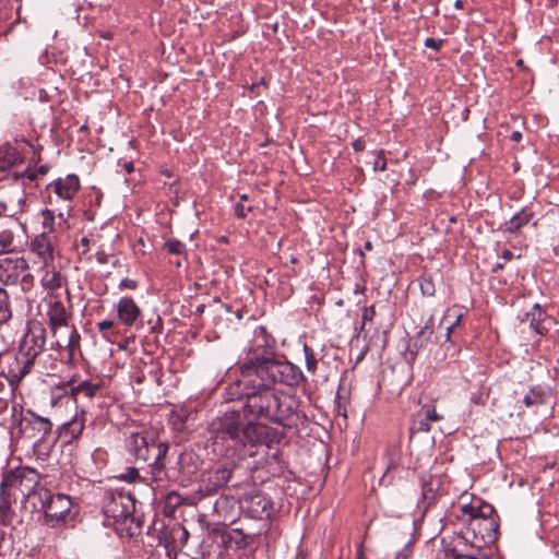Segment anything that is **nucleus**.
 <instances>
[{
  "instance_id": "obj_1",
  "label": "nucleus",
  "mask_w": 559,
  "mask_h": 559,
  "mask_svg": "<svg viewBox=\"0 0 559 559\" xmlns=\"http://www.w3.org/2000/svg\"><path fill=\"white\" fill-rule=\"evenodd\" d=\"M238 371L239 376L228 385L226 394L229 400L245 401L242 411L246 417L288 428L298 425L299 403L294 396L276 392L261 382L257 373L247 372L241 367Z\"/></svg>"
},
{
  "instance_id": "obj_2",
  "label": "nucleus",
  "mask_w": 559,
  "mask_h": 559,
  "mask_svg": "<svg viewBox=\"0 0 559 559\" xmlns=\"http://www.w3.org/2000/svg\"><path fill=\"white\" fill-rule=\"evenodd\" d=\"M452 514L466 525L465 539L476 549L485 548L499 537V515L495 508L481 499L453 507Z\"/></svg>"
},
{
  "instance_id": "obj_3",
  "label": "nucleus",
  "mask_w": 559,
  "mask_h": 559,
  "mask_svg": "<svg viewBox=\"0 0 559 559\" xmlns=\"http://www.w3.org/2000/svg\"><path fill=\"white\" fill-rule=\"evenodd\" d=\"M43 304L55 346L58 349H66L69 358H73L74 352L80 346L81 336L75 325L71 323L72 311L66 307L57 294H47Z\"/></svg>"
},
{
  "instance_id": "obj_4",
  "label": "nucleus",
  "mask_w": 559,
  "mask_h": 559,
  "mask_svg": "<svg viewBox=\"0 0 559 559\" xmlns=\"http://www.w3.org/2000/svg\"><path fill=\"white\" fill-rule=\"evenodd\" d=\"M263 353L265 355L259 356L255 354L253 358L241 364L239 367L247 372L251 371L252 373H257L258 379L261 382L269 384V386H272L275 383L287 386H297L304 382V373L296 365L289 361L274 359L273 357L267 356L265 350Z\"/></svg>"
},
{
  "instance_id": "obj_5",
  "label": "nucleus",
  "mask_w": 559,
  "mask_h": 559,
  "mask_svg": "<svg viewBox=\"0 0 559 559\" xmlns=\"http://www.w3.org/2000/svg\"><path fill=\"white\" fill-rule=\"evenodd\" d=\"M216 438H228L238 444H265L269 440L267 428L258 423H241L238 411L226 412L216 428Z\"/></svg>"
},
{
  "instance_id": "obj_6",
  "label": "nucleus",
  "mask_w": 559,
  "mask_h": 559,
  "mask_svg": "<svg viewBox=\"0 0 559 559\" xmlns=\"http://www.w3.org/2000/svg\"><path fill=\"white\" fill-rule=\"evenodd\" d=\"M128 452L138 461L148 462L152 467V478L155 481L163 480L165 475L164 459L169 450V445L163 442H155L142 432H133L126 440Z\"/></svg>"
},
{
  "instance_id": "obj_7",
  "label": "nucleus",
  "mask_w": 559,
  "mask_h": 559,
  "mask_svg": "<svg viewBox=\"0 0 559 559\" xmlns=\"http://www.w3.org/2000/svg\"><path fill=\"white\" fill-rule=\"evenodd\" d=\"M52 423L47 417L36 415L27 411L24 416L22 412L16 415V407H12L10 435L12 439H26L29 441L43 442L51 433Z\"/></svg>"
},
{
  "instance_id": "obj_8",
  "label": "nucleus",
  "mask_w": 559,
  "mask_h": 559,
  "mask_svg": "<svg viewBox=\"0 0 559 559\" xmlns=\"http://www.w3.org/2000/svg\"><path fill=\"white\" fill-rule=\"evenodd\" d=\"M392 559H412L416 544L414 522L408 515L390 519L386 522Z\"/></svg>"
},
{
  "instance_id": "obj_9",
  "label": "nucleus",
  "mask_w": 559,
  "mask_h": 559,
  "mask_svg": "<svg viewBox=\"0 0 559 559\" xmlns=\"http://www.w3.org/2000/svg\"><path fill=\"white\" fill-rule=\"evenodd\" d=\"M40 501L44 510V522L52 528L61 527L74 518V514H72L73 501L68 495H51L50 491L44 490V495H40Z\"/></svg>"
},
{
  "instance_id": "obj_10",
  "label": "nucleus",
  "mask_w": 559,
  "mask_h": 559,
  "mask_svg": "<svg viewBox=\"0 0 559 559\" xmlns=\"http://www.w3.org/2000/svg\"><path fill=\"white\" fill-rule=\"evenodd\" d=\"M103 511L107 519L114 520V523L126 525L129 536L134 535V531L131 527L134 522V501L130 495L123 492L108 495L105 499Z\"/></svg>"
},
{
  "instance_id": "obj_11",
  "label": "nucleus",
  "mask_w": 559,
  "mask_h": 559,
  "mask_svg": "<svg viewBox=\"0 0 559 559\" xmlns=\"http://www.w3.org/2000/svg\"><path fill=\"white\" fill-rule=\"evenodd\" d=\"M39 479L40 476L34 468L21 467L7 473L0 486L10 492H15V496L20 493L27 498L34 492Z\"/></svg>"
},
{
  "instance_id": "obj_12",
  "label": "nucleus",
  "mask_w": 559,
  "mask_h": 559,
  "mask_svg": "<svg viewBox=\"0 0 559 559\" xmlns=\"http://www.w3.org/2000/svg\"><path fill=\"white\" fill-rule=\"evenodd\" d=\"M29 265L25 258H2L0 259V282L5 285H15L22 282L33 285L34 277L28 272Z\"/></svg>"
},
{
  "instance_id": "obj_13",
  "label": "nucleus",
  "mask_w": 559,
  "mask_h": 559,
  "mask_svg": "<svg viewBox=\"0 0 559 559\" xmlns=\"http://www.w3.org/2000/svg\"><path fill=\"white\" fill-rule=\"evenodd\" d=\"M56 237L50 233H40L29 242L28 254L32 261L48 267L55 261Z\"/></svg>"
},
{
  "instance_id": "obj_14",
  "label": "nucleus",
  "mask_w": 559,
  "mask_h": 559,
  "mask_svg": "<svg viewBox=\"0 0 559 559\" xmlns=\"http://www.w3.org/2000/svg\"><path fill=\"white\" fill-rule=\"evenodd\" d=\"M46 345V329L41 323L35 322L28 325L27 332L19 345V352L36 361Z\"/></svg>"
},
{
  "instance_id": "obj_15",
  "label": "nucleus",
  "mask_w": 559,
  "mask_h": 559,
  "mask_svg": "<svg viewBox=\"0 0 559 559\" xmlns=\"http://www.w3.org/2000/svg\"><path fill=\"white\" fill-rule=\"evenodd\" d=\"M240 507L248 516L255 520L269 519L273 512L271 499L255 490L242 497Z\"/></svg>"
},
{
  "instance_id": "obj_16",
  "label": "nucleus",
  "mask_w": 559,
  "mask_h": 559,
  "mask_svg": "<svg viewBox=\"0 0 559 559\" xmlns=\"http://www.w3.org/2000/svg\"><path fill=\"white\" fill-rule=\"evenodd\" d=\"M9 355H12L13 360L8 365V368L4 371L5 380L14 390L32 371L35 361L19 350L14 354L10 353Z\"/></svg>"
},
{
  "instance_id": "obj_17",
  "label": "nucleus",
  "mask_w": 559,
  "mask_h": 559,
  "mask_svg": "<svg viewBox=\"0 0 559 559\" xmlns=\"http://www.w3.org/2000/svg\"><path fill=\"white\" fill-rule=\"evenodd\" d=\"M235 468L234 462H225L209 471L203 476L204 490L210 493L227 485Z\"/></svg>"
},
{
  "instance_id": "obj_18",
  "label": "nucleus",
  "mask_w": 559,
  "mask_h": 559,
  "mask_svg": "<svg viewBox=\"0 0 559 559\" xmlns=\"http://www.w3.org/2000/svg\"><path fill=\"white\" fill-rule=\"evenodd\" d=\"M116 308L119 321L126 326L134 325L142 314L141 308L131 297L121 298Z\"/></svg>"
},
{
  "instance_id": "obj_19",
  "label": "nucleus",
  "mask_w": 559,
  "mask_h": 559,
  "mask_svg": "<svg viewBox=\"0 0 559 559\" xmlns=\"http://www.w3.org/2000/svg\"><path fill=\"white\" fill-rule=\"evenodd\" d=\"M80 189V180L76 175H68L53 182L55 193L62 200L70 201Z\"/></svg>"
},
{
  "instance_id": "obj_20",
  "label": "nucleus",
  "mask_w": 559,
  "mask_h": 559,
  "mask_svg": "<svg viewBox=\"0 0 559 559\" xmlns=\"http://www.w3.org/2000/svg\"><path fill=\"white\" fill-rule=\"evenodd\" d=\"M17 225L0 218V254L9 253L17 247L15 237Z\"/></svg>"
},
{
  "instance_id": "obj_21",
  "label": "nucleus",
  "mask_w": 559,
  "mask_h": 559,
  "mask_svg": "<svg viewBox=\"0 0 559 559\" xmlns=\"http://www.w3.org/2000/svg\"><path fill=\"white\" fill-rule=\"evenodd\" d=\"M547 318V314L542 309L539 304H535L531 311L525 313V319L523 321H527L530 328L538 335L544 336L548 333L549 329L545 326L544 322Z\"/></svg>"
},
{
  "instance_id": "obj_22",
  "label": "nucleus",
  "mask_w": 559,
  "mask_h": 559,
  "mask_svg": "<svg viewBox=\"0 0 559 559\" xmlns=\"http://www.w3.org/2000/svg\"><path fill=\"white\" fill-rule=\"evenodd\" d=\"M70 384V394L75 401L79 403L83 400H92L100 389L98 383H93L91 381L84 380L79 384H74L72 381Z\"/></svg>"
},
{
  "instance_id": "obj_23",
  "label": "nucleus",
  "mask_w": 559,
  "mask_h": 559,
  "mask_svg": "<svg viewBox=\"0 0 559 559\" xmlns=\"http://www.w3.org/2000/svg\"><path fill=\"white\" fill-rule=\"evenodd\" d=\"M466 311L462 306L453 305L450 307L442 320L441 324H447L445 326V340L450 341L451 334L455 331V329L461 324V321L463 317L465 316Z\"/></svg>"
},
{
  "instance_id": "obj_24",
  "label": "nucleus",
  "mask_w": 559,
  "mask_h": 559,
  "mask_svg": "<svg viewBox=\"0 0 559 559\" xmlns=\"http://www.w3.org/2000/svg\"><path fill=\"white\" fill-rule=\"evenodd\" d=\"M435 330V319L433 314H429L425 321L424 326H421L412 337L413 346L416 348V352L426 347L428 343L431 341Z\"/></svg>"
},
{
  "instance_id": "obj_25",
  "label": "nucleus",
  "mask_w": 559,
  "mask_h": 559,
  "mask_svg": "<svg viewBox=\"0 0 559 559\" xmlns=\"http://www.w3.org/2000/svg\"><path fill=\"white\" fill-rule=\"evenodd\" d=\"M534 217L533 211L523 207L520 212L514 214L507 223L506 231L510 234L520 233L521 228L526 226Z\"/></svg>"
},
{
  "instance_id": "obj_26",
  "label": "nucleus",
  "mask_w": 559,
  "mask_h": 559,
  "mask_svg": "<svg viewBox=\"0 0 559 559\" xmlns=\"http://www.w3.org/2000/svg\"><path fill=\"white\" fill-rule=\"evenodd\" d=\"M64 282L66 278L55 269H47L40 278V285L44 289L48 290V294H55L56 290L63 286Z\"/></svg>"
},
{
  "instance_id": "obj_27",
  "label": "nucleus",
  "mask_w": 559,
  "mask_h": 559,
  "mask_svg": "<svg viewBox=\"0 0 559 559\" xmlns=\"http://www.w3.org/2000/svg\"><path fill=\"white\" fill-rule=\"evenodd\" d=\"M22 162L23 158L16 148L10 145L0 146V170H9Z\"/></svg>"
},
{
  "instance_id": "obj_28",
  "label": "nucleus",
  "mask_w": 559,
  "mask_h": 559,
  "mask_svg": "<svg viewBox=\"0 0 559 559\" xmlns=\"http://www.w3.org/2000/svg\"><path fill=\"white\" fill-rule=\"evenodd\" d=\"M84 426L85 419L83 413L81 415H75L73 419L62 425L61 435L64 438H69L68 442H71L81 436Z\"/></svg>"
},
{
  "instance_id": "obj_29",
  "label": "nucleus",
  "mask_w": 559,
  "mask_h": 559,
  "mask_svg": "<svg viewBox=\"0 0 559 559\" xmlns=\"http://www.w3.org/2000/svg\"><path fill=\"white\" fill-rule=\"evenodd\" d=\"M386 454L390 456V461L386 464V476L392 474L391 479H393L395 476L400 480L406 479L409 475V471L400 464L397 450L392 449Z\"/></svg>"
},
{
  "instance_id": "obj_30",
  "label": "nucleus",
  "mask_w": 559,
  "mask_h": 559,
  "mask_svg": "<svg viewBox=\"0 0 559 559\" xmlns=\"http://www.w3.org/2000/svg\"><path fill=\"white\" fill-rule=\"evenodd\" d=\"M179 472L186 476H191L197 471L195 455L191 452H183L178 456Z\"/></svg>"
},
{
  "instance_id": "obj_31",
  "label": "nucleus",
  "mask_w": 559,
  "mask_h": 559,
  "mask_svg": "<svg viewBox=\"0 0 559 559\" xmlns=\"http://www.w3.org/2000/svg\"><path fill=\"white\" fill-rule=\"evenodd\" d=\"M545 395L540 386H534L524 395L523 403L526 407L542 405L545 403Z\"/></svg>"
},
{
  "instance_id": "obj_32",
  "label": "nucleus",
  "mask_w": 559,
  "mask_h": 559,
  "mask_svg": "<svg viewBox=\"0 0 559 559\" xmlns=\"http://www.w3.org/2000/svg\"><path fill=\"white\" fill-rule=\"evenodd\" d=\"M9 299L10 297L8 292L0 287V325L7 323L12 317Z\"/></svg>"
},
{
  "instance_id": "obj_33",
  "label": "nucleus",
  "mask_w": 559,
  "mask_h": 559,
  "mask_svg": "<svg viewBox=\"0 0 559 559\" xmlns=\"http://www.w3.org/2000/svg\"><path fill=\"white\" fill-rule=\"evenodd\" d=\"M15 500V492H10L0 486V515L2 518L8 516L11 511V504Z\"/></svg>"
},
{
  "instance_id": "obj_34",
  "label": "nucleus",
  "mask_w": 559,
  "mask_h": 559,
  "mask_svg": "<svg viewBox=\"0 0 559 559\" xmlns=\"http://www.w3.org/2000/svg\"><path fill=\"white\" fill-rule=\"evenodd\" d=\"M430 430V421L424 419L423 413L419 411L412 420L409 427L411 435L416 432H428Z\"/></svg>"
},
{
  "instance_id": "obj_35",
  "label": "nucleus",
  "mask_w": 559,
  "mask_h": 559,
  "mask_svg": "<svg viewBox=\"0 0 559 559\" xmlns=\"http://www.w3.org/2000/svg\"><path fill=\"white\" fill-rule=\"evenodd\" d=\"M185 499L176 491H170L165 497V513L171 514L178 507L183 504Z\"/></svg>"
},
{
  "instance_id": "obj_36",
  "label": "nucleus",
  "mask_w": 559,
  "mask_h": 559,
  "mask_svg": "<svg viewBox=\"0 0 559 559\" xmlns=\"http://www.w3.org/2000/svg\"><path fill=\"white\" fill-rule=\"evenodd\" d=\"M304 354H305V361H306V368L309 372L316 373L317 367H318V360L316 358V354L313 349L307 345L304 344Z\"/></svg>"
},
{
  "instance_id": "obj_37",
  "label": "nucleus",
  "mask_w": 559,
  "mask_h": 559,
  "mask_svg": "<svg viewBox=\"0 0 559 559\" xmlns=\"http://www.w3.org/2000/svg\"><path fill=\"white\" fill-rule=\"evenodd\" d=\"M41 217H43V228L45 229L43 233H52L55 231V213L51 210L44 209L41 211Z\"/></svg>"
},
{
  "instance_id": "obj_38",
  "label": "nucleus",
  "mask_w": 559,
  "mask_h": 559,
  "mask_svg": "<svg viewBox=\"0 0 559 559\" xmlns=\"http://www.w3.org/2000/svg\"><path fill=\"white\" fill-rule=\"evenodd\" d=\"M164 248L168 253L171 254H185L186 253V246L183 242H181L178 239H168L164 243Z\"/></svg>"
},
{
  "instance_id": "obj_39",
  "label": "nucleus",
  "mask_w": 559,
  "mask_h": 559,
  "mask_svg": "<svg viewBox=\"0 0 559 559\" xmlns=\"http://www.w3.org/2000/svg\"><path fill=\"white\" fill-rule=\"evenodd\" d=\"M12 550V539L3 531H0V559L10 556Z\"/></svg>"
},
{
  "instance_id": "obj_40",
  "label": "nucleus",
  "mask_w": 559,
  "mask_h": 559,
  "mask_svg": "<svg viewBox=\"0 0 559 559\" xmlns=\"http://www.w3.org/2000/svg\"><path fill=\"white\" fill-rule=\"evenodd\" d=\"M240 201L238 203H236L235 205V214L238 218H245L247 216L248 213H250L252 211V206L249 205V206H246L243 202L248 201L249 198L247 194H241L239 197Z\"/></svg>"
},
{
  "instance_id": "obj_41",
  "label": "nucleus",
  "mask_w": 559,
  "mask_h": 559,
  "mask_svg": "<svg viewBox=\"0 0 559 559\" xmlns=\"http://www.w3.org/2000/svg\"><path fill=\"white\" fill-rule=\"evenodd\" d=\"M420 412L423 413L424 415V419L425 420H429L430 423L431 421H439L441 420L442 416H440L437 411H436V406L432 405V404H427V405H424L421 408H420Z\"/></svg>"
},
{
  "instance_id": "obj_42",
  "label": "nucleus",
  "mask_w": 559,
  "mask_h": 559,
  "mask_svg": "<svg viewBox=\"0 0 559 559\" xmlns=\"http://www.w3.org/2000/svg\"><path fill=\"white\" fill-rule=\"evenodd\" d=\"M96 326L99 333H102L105 337H108L109 331L114 330L116 322L114 320H103L99 321Z\"/></svg>"
},
{
  "instance_id": "obj_43",
  "label": "nucleus",
  "mask_w": 559,
  "mask_h": 559,
  "mask_svg": "<svg viewBox=\"0 0 559 559\" xmlns=\"http://www.w3.org/2000/svg\"><path fill=\"white\" fill-rule=\"evenodd\" d=\"M443 44V39H435L433 37H428L425 40V47L431 48L436 51H438Z\"/></svg>"
},
{
  "instance_id": "obj_44",
  "label": "nucleus",
  "mask_w": 559,
  "mask_h": 559,
  "mask_svg": "<svg viewBox=\"0 0 559 559\" xmlns=\"http://www.w3.org/2000/svg\"><path fill=\"white\" fill-rule=\"evenodd\" d=\"M420 287L425 295L431 296L435 293V287L430 280L423 278Z\"/></svg>"
},
{
  "instance_id": "obj_45",
  "label": "nucleus",
  "mask_w": 559,
  "mask_h": 559,
  "mask_svg": "<svg viewBox=\"0 0 559 559\" xmlns=\"http://www.w3.org/2000/svg\"><path fill=\"white\" fill-rule=\"evenodd\" d=\"M139 477V472L134 467L128 468L127 473L121 476L127 481H134Z\"/></svg>"
},
{
  "instance_id": "obj_46",
  "label": "nucleus",
  "mask_w": 559,
  "mask_h": 559,
  "mask_svg": "<svg viewBox=\"0 0 559 559\" xmlns=\"http://www.w3.org/2000/svg\"><path fill=\"white\" fill-rule=\"evenodd\" d=\"M138 282L131 278L121 280L119 287L124 289H135L138 287Z\"/></svg>"
},
{
  "instance_id": "obj_47",
  "label": "nucleus",
  "mask_w": 559,
  "mask_h": 559,
  "mask_svg": "<svg viewBox=\"0 0 559 559\" xmlns=\"http://www.w3.org/2000/svg\"><path fill=\"white\" fill-rule=\"evenodd\" d=\"M254 336H255V342L261 337L265 342V346L269 347V344H267V341H266V330H265V328L259 326L255 330V332H254Z\"/></svg>"
},
{
  "instance_id": "obj_48",
  "label": "nucleus",
  "mask_w": 559,
  "mask_h": 559,
  "mask_svg": "<svg viewBox=\"0 0 559 559\" xmlns=\"http://www.w3.org/2000/svg\"><path fill=\"white\" fill-rule=\"evenodd\" d=\"M451 559H476L474 555H462L453 550Z\"/></svg>"
},
{
  "instance_id": "obj_49",
  "label": "nucleus",
  "mask_w": 559,
  "mask_h": 559,
  "mask_svg": "<svg viewBox=\"0 0 559 559\" xmlns=\"http://www.w3.org/2000/svg\"><path fill=\"white\" fill-rule=\"evenodd\" d=\"M451 559H476L474 555H462L453 550Z\"/></svg>"
},
{
  "instance_id": "obj_50",
  "label": "nucleus",
  "mask_w": 559,
  "mask_h": 559,
  "mask_svg": "<svg viewBox=\"0 0 559 559\" xmlns=\"http://www.w3.org/2000/svg\"><path fill=\"white\" fill-rule=\"evenodd\" d=\"M9 408V401L7 399L0 397V415L7 413Z\"/></svg>"
},
{
  "instance_id": "obj_51",
  "label": "nucleus",
  "mask_w": 559,
  "mask_h": 559,
  "mask_svg": "<svg viewBox=\"0 0 559 559\" xmlns=\"http://www.w3.org/2000/svg\"><path fill=\"white\" fill-rule=\"evenodd\" d=\"M122 168L127 174H131L134 170V165L132 162H126L123 163Z\"/></svg>"
},
{
  "instance_id": "obj_52",
  "label": "nucleus",
  "mask_w": 559,
  "mask_h": 559,
  "mask_svg": "<svg viewBox=\"0 0 559 559\" xmlns=\"http://www.w3.org/2000/svg\"><path fill=\"white\" fill-rule=\"evenodd\" d=\"M373 312H374L373 307H370L369 309H365L364 314H362L364 321L371 320Z\"/></svg>"
},
{
  "instance_id": "obj_53",
  "label": "nucleus",
  "mask_w": 559,
  "mask_h": 559,
  "mask_svg": "<svg viewBox=\"0 0 559 559\" xmlns=\"http://www.w3.org/2000/svg\"><path fill=\"white\" fill-rule=\"evenodd\" d=\"M501 257L506 260V261H510L513 259V252L509 249H506L502 251V254Z\"/></svg>"
},
{
  "instance_id": "obj_54",
  "label": "nucleus",
  "mask_w": 559,
  "mask_h": 559,
  "mask_svg": "<svg viewBox=\"0 0 559 559\" xmlns=\"http://www.w3.org/2000/svg\"><path fill=\"white\" fill-rule=\"evenodd\" d=\"M510 139L514 142H520L522 140V133L520 131H513Z\"/></svg>"
},
{
  "instance_id": "obj_55",
  "label": "nucleus",
  "mask_w": 559,
  "mask_h": 559,
  "mask_svg": "<svg viewBox=\"0 0 559 559\" xmlns=\"http://www.w3.org/2000/svg\"><path fill=\"white\" fill-rule=\"evenodd\" d=\"M3 378L5 379L4 370L2 372H0V393H2L5 390V382H4Z\"/></svg>"
},
{
  "instance_id": "obj_56",
  "label": "nucleus",
  "mask_w": 559,
  "mask_h": 559,
  "mask_svg": "<svg viewBox=\"0 0 559 559\" xmlns=\"http://www.w3.org/2000/svg\"><path fill=\"white\" fill-rule=\"evenodd\" d=\"M337 399H338V402H337V414L343 415L345 417L346 416V408L341 405V402H340L341 396L340 395H337Z\"/></svg>"
},
{
  "instance_id": "obj_57",
  "label": "nucleus",
  "mask_w": 559,
  "mask_h": 559,
  "mask_svg": "<svg viewBox=\"0 0 559 559\" xmlns=\"http://www.w3.org/2000/svg\"><path fill=\"white\" fill-rule=\"evenodd\" d=\"M296 559H309L307 551L299 549L296 554Z\"/></svg>"
},
{
  "instance_id": "obj_58",
  "label": "nucleus",
  "mask_w": 559,
  "mask_h": 559,
  "mask_svg": "<svg viewBox=\"0 0 559 559\" xmlns=\"http://www.w3.org/2000/svg\"><path fill=\"white\" fill-rule=\"evenodd\" d=\"M48 168L49 167L47 165H43L38 168V173L45 175L48 171Z\"/></svg>"
},
{
  "instance_id": "obj_59",
  "label": "nucleus",
  "mask_w": 559,
  "mask_h": 559,
  "mask_svg": "<svg viewBox=\"0 0 559 559\" xmlns=\"http://www.w3.org/2000/svg\"><path fill=\"white\" fill-rule=\"evenodd\" d=\"M353 146H354L355 151H360L362 148V145L359 141H355L353 143Z\"/></svg>"
},
{
  "instance_id": "obj_60",
  "label": "nucleus",
  "mask_w": 559,
  "mask_h": 559,
  "mask_svg": "<svg viewBox=\"0 0 559 559\" xmlns=\"http://www.w3.org/2000/svg\"><path fill=\"white\" fill-rule=\"evenodd\" d=\"M81 243H82L83 246H85V247H88L90 239H88L87 237H83V238L81 239Z\"/></svg>"
},
{
  "instance_id": "obj_61",
  "label": "nucleus",
  "mask_w": 559,
  "mask_h": 559,
  "mask_svg": "<svg viewBox=\"0 0 559 559\" xmlns=\"http://www.w3.org/2000/svg\"><path fill=\"white\" fill-rule=\"evenodd\" d=\"M455 8L457 9H462L463 8V1L462 0H456L455 3H454Z\"/></svg>"
},
{
  "instance_id": "obj_62",
  "label": "nucleus",
  "mask_w": 559,
  "mask_h": 559,
  "mask_svg": "<svg viewBox=\"0 0 559 559\" xmlns=\"http://www.w3.org/2000/svg\"><path fill=\"white\" fill-rule=\"evenodd\" d=\"M27 177H28V179L34 180L36 178V173L29 171V173H27Z\"/></svg>"
},
{
  "instance_id": "obj_63",
  "label": "nucleus",
  "mask_w": 559,
  "mask_h": 559,
  "mask_svg": "<svg viewBox=\"0 0 559 559\" xmlns=\"http://www.w3.org/2000/svg\"><path fill=\"white\" fill-rule=\"evenodd\" d=\"M503 266H504V265H503L502 263H498V264H496V266L493 267V272H496V271H498V270L503 269Z\"/></svg>"
},
{
  "instance_id": "obj_64",
  "label": "nucleus",
  "mask_w": 559,
  "mask_h": 559,
  "mask_svg": "<svg viewBox=\"0 0 559 559\" xmlns=\"http://www.w3.org/2000/svg\"><path fill=\"white\" fill-rule=\"evenodd\" d=\"M365 248H366L367 250H371V248H372L371 242H370V241H367V242L365 243Z\"/></svg>"
}]
</instances>
